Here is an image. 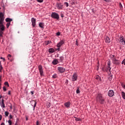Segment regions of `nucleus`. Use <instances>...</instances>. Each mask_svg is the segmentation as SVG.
<instances>
[{
	"mask_svg": "<svg viewBox=\"0 0 125 125\" xmlns=\"http://www.w3.org/2000/svg\"><path fill=\"white\" fill-rule=\"evenodd\" d=\"M95 80H97V81H98V82H101V77H100V76H99V75H97L95 77Z\"/></svg>",
	"mask_w": 125,
	"mask_h": 125,
	"instance_id": "14",
	"label": "nucleus"
},
{
	"mask_svg": "<svg viewBox=\"0 0 125 125\" xmlns=\"http://www.w3.org/2000/svg\"><path fill=\"white\" fill-rule=\"evenodd\" d=\"M60 60H61V61H63V60H64V58L63 57H61Z\"/></svg>",
	"mask_w": 125,
	"mask_h": 125,
	"instance_id": "40",
	"label": "nucleus"
},
{
	"mask_svg": "<svg viewBox=\"0 0 125 125\" xmlns=\"http://www.w3.org/2000/svg\"><path fill=\"white\" fill-rule=\"evenodd\" d=\"M0 38H2V34H0Z\"/></svg>",
	"mask_w": 125,
	"mask_h": 125,
	"instance_id": "53",
	"label": "nucleus"
},
{
	"mask_svg": "<svg viewBox=\"0 0 125 125\" xmlns=\"http://www.w3.org/2000/svg\"><path fill=\"white\" fill-rule=\"evenodd\" d=\"M10 118L12 119V115H10Z\"/></svg>",
	"mask_w": 125,
	"mask_h": 125,
	"instance_id": "51",
	"label": "nucleus"
},
{
	"mask_svg": "<svg viewBox=\"0 0 125 125\" xmlns=\"http://www.w3.org/2000/svg\"><path fill=\"white\" fill-rule=\"evenodd\" d=\"M122 86L125 89V85L124 83H122Z\"/></svg>",
	"mask_w": 125,
	"mask_h": 125,
	"instance_id": "39",
	"label": "nucleus"
},
{
	"mask_svg": "<svg viewBox=\"0 0 125 125\" xmlns=\"http://www.w3.org/2000/svg\"><path fill=\"white\" fill-rule=\"evenodd\" d=\"M7 57H11V55L8 54Z\"/></svg>",
	"mask_w": 125,
	"mask_h": 125,
	"instance_id": "50",
	"label": "nucleus"
},
{
	"mask_svg": "<svg viewBox=\"0 0 125 125\" xmlns=\"http://www.w3.org/2000/svg\"><path fill=\"white\" fill-rule=\"evenodd\" d=\"M78 79V75H77V73H74L72 77V80L73 82H75V81H77Z\"/></svg>",
	"mask_w": 125,
	"mask_h": 125,
	"instance_id": "7",
	"label": "nucleus"
},
{
	"mask_svg": "<svg viewBox=\"0 0 125 125\" xmlns=\"http://www.w3.org/2000/svg\"><path fill=\"white\" fill-rule=\"evenodd\" d=\"M31 22L33 28L36 27V25H37V23H36V19L34 18H31Z\"/></svg>",
	"mask_w": 125,
	"mask_h": 125,
	"instance_id": "5",
	"label": "nucleus"
},
{
	"mask_svg": "<svg viewBox=\"0 0 125 125\" xmlns=\"http://www.w3.org/2000/svg\"><path fill=\"white\" fill-rule=\"evenodd\" d=\"M109 57H110L111 60H112V61L114 60V59H116V56H115L114 55H110Z\"/></svg>",
	"mask_w": 125,
	"mask_h": 125,
	"instance_id": "16",
	"label": "nucleus"
},
{
	"mask_svg": "<svg viewBox=\"0 0 125 125\" xmlns=\"http://www.w3.org/2000/svg\"><path fill=\"white\" fill-rule=\"evenodd\" d=\"M0 105L3 108H5V105H4V99L2 100L1 103H0Z\"/></svg>",
	"mask_w": 125,
	"mask_h": 125,
	"instance_id": "13",
	"label": "nucleus"
},
{
	"mask_svg": "<svg viewBox=\"0 0 125 125\" xmlns=\"http://www.w3.org/2000/svg\"><path fill=\"white\" fill-rule=\"evenodd\" d=\"M58 71H59V72H60V73H64V72L65 71V69L63 67H58Z\"/></svg>",
	"mask_w": 125,
	"mask_h": 125,
	"instance_id": "8",
	"label": "nucleus"
},
{
	"mask_svg": "<svg viewBox=\"0 0 125 125\" xmlns=\"http://www.w3.org/2000/svg\"><path fill=\"white\" fill-rule=\"evenodd\" d=\"M5 85H7L8 86H9V85L8 84V82H5L4 83Z\"/></svg>",
	"mask_w": 125,
	"mask_h": 125,
	"instance_id": "38",
	"label": "nucleus"
},
{
	"mask_svg": "<svg viewBox=\"0 0 125 125\" xmlns=\"http://www.w3.org/2000/svg\"><path fill=\"white\" fill-rule=\"evenodd\" d=\"M1 119H2V116L1 115H0V121H1Z\"/></svg>",
	"mask_w": 125,
	"mask_h": 125,
	"instance_id": "49",
	"label": "nucleus"
},
{
	"mask_svg": "<svg viewBox=\"0 0 125 125\" xmlns=\"http://www.w3.org/2000/svg\"><path fill=\"white\" fill-rule=\"evenodd\" d=\"M64 44V41L61 40L57 44V47H61V46Z\"/></svg>",
	"mask_w": 125,
	"mask_h": 125,
	"instance_id": "10",
	"label": "nucleus"
},
{
	"mask_svg": "<svg viewBox=\"0 0 125 125\" xmlns=\"http://www.w3.org/2000/svg\"><path fill=\"white\" fill-rule=\"evenodd\" d=\"M50 106H51L50 103H48L47 104V108H49V107H50Z\"/></svg>",
	"mask_w": 125,
	"mask_h": 125,
	"instance_id": "30",
	"label": "nucleus"
},
{
	"mask_svg": "<svg viewBox=\"0 0 125 125\" xmlns=\"http://www.w3.org/2000/svg\"><path fill=\"white\" fill-rule=\"evenodd\" d=\"M104 1H106V2H109V1H110V0H103Z\"/></svg>",
	"mask_w": 125,
	"mask_h": 125,
	"instance_id": "42",
	"label": "nucleus"
},
{
	"mask_svg": "<svg viewBox=\"0 0 125 125\" xmlns=\"http://www.w3.org/2000/svg\"><path fill=\"white\" fill-rule=\"evenodd\" d=\"M39 27H40V28H42V29H43V27L44 26V23H42V22H40L39 24Z\"/></svg>",
	"mask_w": 125,
	"mask_h": 125,
	"instance_id": "15",
	"label": "nucleus"
},
{
	"mask_svg": "<svg viewBox=\"0 0 125 125\" xmlns=\"http://www.w3.org/2000/svg\"><path fill=\"white\" fill-rule=\"evenodd\" d=\"M0 82H1V76H0Z\"/></svg>",
	"mask_w": 125,
	"mask_h": 125,
	"instance_id": "54",
	"label": "nucleus"
},
{
	"mask_svg": "<svg viewBox=\"0 0 125 125\" xmlns=\"http://www.w3.org/2000/svg\"><path fill=\"white\" fill-rule=\"evenodd\" d=\"M64 4H65L66 5V7H68V6H69V3H68V2H65L64 3Z\"/></svg>",
	"mask_w": 125,
	"mask_h": 125,
	"instance_id": "29",
	"label": "nucleus"
},
{
	"mask_svg": "<svg viewBox=\"0 0 125 125\" xmlns=\"http://www.w3.org/2000/svg\"><path fill=\"white\" fill-rule=\"evenodd\" d=\"M120 9H123V5L122 4V3H120Z\"/></svg>",
	"mask_w": 125,
	"mask_h": 125,
	"instance_id": "31",
	"label": "nucleus"
},
{
	"mask_svg": "<svg viewBox=\"0 0 125 125\" xmlns=\"http://www.w3.org/2000/svg\"><path fill=\"white\" fill-rule=\"evenodd\" d=\"M51 17L54 19L58 20L59 19V15L56 12H52L51 15Z\"/></svg>",
	"mask_w": 125,
	"mask_h": 125,
	"instance_id": "2",
	"label": "nucleus"
},
{
	"mask_svg": "<svg viewBox=\"0 0 125 125\" xmlns=\"http://www.w3.org/2000/svg\"><path fill=\"white\" fill-rule=\"evenodd\" d=\"M96 100L97 102H99L101 104H104L105 101L104 98L102 97V95L101 94H98L96 98Z\"/></svg>",
	"mask_w": 125,
	"mask_h": 125,
	"instance_id": "1",
	"label": "nucleus"
},
{
	"mask_svg": "<svg viewBox=\"0 0 125 125\" xmlns=\"http://www.w3.org/2000/svg\"><path fill=\"white\" fill-rule=\"evenodd\" d=\"M32 102H33V103H34L33 110H35V108L36 107V106H37V102H36L35 101H32Z\"/></svg>",
	"mask_w": 125,
	"mask_h": 125,
	"instance_id": "21",
	"label": "nucleus"
},
{
	"mask_svg": "<svg viewBox=\"0 0 125 125\" xmlns=\"http://www.w3.org/2000/svg\"><path fill=\"white\" fill-rule=\"evenodd\" d=\"M70 105H71V103H70L69 102H67L64 103V106L66 108H69Z\"/></svg>",
	"mask_w": 125,
	"mask_h": 125,
	"instance_id": "12",
	"label": "nucleus"
},
{
	"mask_svg": "<svg viewBox=\"0 0 125 125\" xmlns=\"http://www.w3.org/2000/svg\"><path fill=\"white\" fill-rule=\"evenodd\" d=\"M4 125V123H2L0 125Z\"/></svg>",
	"mask_w": 125,
	"mask_h": 125,
	"instance_id": "55",
	"label": "nucleus"
},
{
	"mask_svg": "<svg viewBox=\"0 0 125 125\" xmlns=\"http://www.w3.org/2000/svg\"><path fill=\"white\" fill-rule=\"evenodd\" d=\"M0 59H2L3 60V61H5V59L2 58V57H0Z\"/></svg>",
	"mask_w": 125,
	"mask_h": 125,
	"instance_id": "43",
	"label": "nucleus"
},
{
	"mask_svg": "<svg viewBox=\"0 0 125 125\" xmlns=\"http://www.w3.org/2000/svg\"><path fill=\"white\" fill-rule=\"evenodd\" d=\"M5 115L6 117H8V115H9V113H8V112H7V111H5Z\"/></svg>",
	"mask_w": 125,
	"mask_h": 125,
	"instance_id": "26",
	"label": "nucleus"
},
{
	"mask_svg": "<svg viewBox=\"0 0 125 125\" xmlns=\"http://www.w3.org/2000/svg\"><path fill=\"white\" fill-rule=\"evenodd\" d=\"M57 6L58 9H62L63 7V5L61 3H57Z\"/></svg>",
	"mask_w": 125,
	"mask_h": 125,
	"instance_id": "11",
	"label": "nucleus"
},
{
	"mask_svg": "<svg viewBox=\"0 0 125 125\" xmlns=\"http://www.w3.org/2000/svg\"><path fill=\"white\" fill-rule=\"evenodd\" d=\"M0 98H1V96H0Z\"/></svg>",
	"mask_w": 125,
	"mask_h": 125,
	"instance_id": "59",
	"label": "nucleus"
},
{
	"mask_svg": "<svg viewBox=\"0 0 125 125\" xmlns=\"http://www.w3.org/2000/svg\"><path fill=\"white\" fill-rule=\"evenodd\" d=\"M8 59H9V58H8Z\"/></svg>",
	"mask_w": 125,
	"mask_h": 125,
	"instance_id": "60",
	"label": "nucleus"
},
{
	"mask_svg": "<svg viewBox=\"0 0 125 125\" xmlns=\"http://www.w3.org/2000/svg\"><path fill=\"white\" fill-rule=\"evenodd\" d=\"M61 16L62 18H63V17H64V15H63V14H61Z\"/></svg>",
	"mask_w": 125,
	"mask_h": 125,
	"instance_id": "45",
	"label": "nucleus"
},
{
	"mask_svg": "<svg viewBox=\"0 0 125 125\" xmlns=\"http://www.w3.org/2000/svg\"><path fill=\"white\" fill-rule=\"evenodd\" d=\"M74 3H75V2H72L71 3V4H74Z\"/></svg>",
	"mask_w": 125,
	"mask_h": 125,
	"instance_id": "56",
	"label": "nucleus"
},
{
	"mask_svg": "<svg viewBox=\"0 0 125 125\" xmlns=\"http://www.w3.org/2000/svg\"><path fill=\"white\" fill-rule=\"evenodd\" d=\"M75 121H76V122H80V121H81V119L79 118H75Z\"/></svg>",
	"mask_w": 125,
	"mask_h": 125,
	"instance_id": "27",
	"label": "nucleus"
},
{
	"mask_svg": "<svg viewBox=\"0 0 125 125\" xmlns=\"http://www.w3.org/2000/svg\"><path fill=\"white\" fill-rule=\"evenodd\" d=\"M36 125H39V122L38 121H37Z\"/></svg>",
	"mask_w": 125,
	"mask_h": 125,
	"instance_id": "52",
	"label": "nucleus"
},
{
	"mask_svg": "<svg viewBox=\"0 0 125 125\" xmlns=\"http://www.w3.org/2000/svg\"><path fill=\"white\" fill-rule=\"evenodd\" d=\"M0 72H1V70H2L3 68H2V66L1 65V63L0 62Z\"/></svg>",
	"mask_w": 125,
	"mask_h": 125,
	"instance_id": "24",
	"label": "nucleus"
},
{
	"mask_svg": "<svg viewBox=\"0 0 125 125\" xmlns=\"http://www.w3.org/2000/svg\"><path fill=\"white\" fill-rule=\"evenodd\" d=\"M122 64L125 65V59L122 61Z\"/></svg>",
	"mask_w": 125,
	"mask_h": 125,
	"instance_id": "37",
	"label": "nucleus"
},
{
	"mask_svg": "<svg viewBox=\"0 0 125 125\" xmlns=\"http://www.w3.org/2000/svg\"><path fill=\"white\" fill-rule=\"evenodd\" d=\"M8 124H9V125H12V122H11V120H9V121H8Z\"/></svg>",
	"mask_w": 125,
	"mask_h": 125,
	"instance_id": "34",
	"label": "nucleus"
},
{
	"mask_svg": "<svg viewBox=\"0 0 125 125\" xmlns=\"http://www.w3.org/2000/svg\"><path fill=\"white\" fill-rule=\"evenodd\" d=\"M80 89H79V88H78L76 90V93H77V94H78V93H80Z\"/></svg>",
	"mask_w": 125,
	"mask_h": 125,
	"instance_id": "33",
	"label": "nucleus"
},
{
	"mask_svg": "<svg viewBox=\"0 0 125 125\" xmlns=\"http://www.w3.org/2000/svg\"><path fill=\"white\" fill-rule=\"evenodd\" d=\"M114 94H115V93L114 92V91L112 90H110L108 92L107 95H108L109 97H112L114 96Z\"/></svg>",
	"mask_w": 125,
	"mask_h": 125,
	"instance_id": "6",
	"label": "nucleus"
},
{
	"mask_svg": "<svg viewBox=\"0 0 125 125\" xmlns=\"http://www.w3.org/2000/svg\"><path fill=\"white\" fill-rule=\"evenodd\" d=\"M61 34V33H60V32H58L56 33L57 36H60Z\"/></svg>",
	"mask_w": 125,
	"mask_h": 125,
	"instance_id": "36",
	"label": "nucleus"
},
{
	"mask_svg": "<svg viewBox=\"0 0 125 125\" xmlns=\"http://www.w3.org/2000/svg\"><path fill=\"white\" fill-rule=\"evenodd\" d=\"M111 41L110 40V38L109 37H106L105 38V42H107V43H109V42H110Z\"/></svg>",
	"mask_w": 125,
	"mask_h": 125,
	"instance_id": "17",
	"label": "nucleus"
},
{
	"mask_svg": "<svg viewBox=\"0 0 125 125\" xmlns=\"http://www.w3.org/2000/svg\"><path fill=\"white\" fill-rule=\"evenodd\" d=\"M52 78L54 79H56V78H57V75H56V74H54L52 76Z\"/></svg>",
	"mask_w": 125,
	"mask_h": 125,
	"instance_id": "25",
	"label": "nucleus"
},
{
	"mask_svg": "<svg viewBox=\"0 0 125 125\" xmlns=\"http://www.w3.org/2000/svg\"><path fill=\"white\" fill-rule=\"evenodd\" d=\"M5 21L6 22H11V21H12V19L10 18H6L5 19Z\"/></svg>",
	"mask_w": 125,
	"mask_h": 125,
	"instance_id": "23",
	"label": "nucleus"
},
{
	"mask_svg": "<svg viewBox=\"0 0 125 125\" xmlns=\"http://www.w3.org/2000/svg\"><path fill=\"white\" fill-rule=\"evenodd\" d=\"M9 26H10V22H8L6 24V27L7 28H8V27H9Z\"/></svg>",
	"mask_w": 125,
	"mask_h": 125,
	"instance_id": "32",
	"label": "nucleus"
},
{
	"mask_svg": "<svg viewBox=\"0 0 125 125\" xmlns=\"http://www.w3.org/2000/svg\"><path fill=\"white\" fill-rule=\"evenodd\" d=\"M38 2H43V0H37Z\"/></svg>",
	"mask_w": 125,
	"mask_h": 125,
	"instance_id": "35",
	"label": "nucleus"
},
{
	"mask_svg": "<svg viewBox=\"0 0 125 125\" xmlns=\"http://www.w3.org/2000/svg\"><path fill=\"white\" fill-rule=\"evenodd\" d=\"M51 41H47L45 42V45H48V44H49V43H51Z\"/></svg>",
	"mask_w": 125,
	"mask_h": 125,
	"instance_id": "22",
	"label": "nucleus"
},
{
	"mask_svg": "<svg viewBox=\"0 0 125 125\" xmlns=\"http://www.w3.org/2000/svg\"><path fill=\"white\" fill-rule=\"evenodd\" d=\"M119 41L120 43L123 45H125V39L124 38V36H121L119 37Z\"/></svg>",
	"mask_w": 125,
	"mask_h": 125,
	"instance_id": "3",
	"label": "nucleus"
},
{
	"mask_svg": "<svg viewBox=\"0 0 125 125\" xmlns=\"http://www.w3.org/2000/svg\"><path fill=\"white\" fill-rule=\"evenodd\" d=\"M76 45H79V43H78V41H76Z\"/></svg>",
	"mask_w": 125,
	"mask_h": 125,
	"instance_id": "44",
	"label": "nucleus"
},
{
	"mask_svg": "<svg viewBox=\"0 0 125 125\" xmlns=\"http://www.w3.org/2000/svg\"><path fill=\"white\" fill-rule=\"evenodd\" d=\"M3 90L4 91H6V88L5 87H3Z\"/></svg>",
	"mask_w": 125,
	"mask_h": 125,
	"instance_id": "41",
	"label": "nucleus"
},
{
	"mask_svg": "<svg viewBox=\"0 0 125 125\" xmlns=\"http://www.w3.org/2000/svg\"><path fill=\"white\" fill-rule=\"evenodd\" d=\"M112 63L113 64H115V65H119L120 63H121V62H120L119 60H118L115 59L112 61Z\"/></svg>",
	"mask_w": 125,
	"mask_h": 125,
	"instance_id": "9",
	"label": "nucleus"
},
{
	"mask_svg": "<svg viewBox=\"0 0 125 125\" xmlns=\"http://www.w3.org/2000/svg\"><path fill=\"white\" fill-rule=\"evenodd\" d=\"M26 120L28 121V117H26Z\"/></svg>",
	"mask_w": 125,
	"mask_h": 125,
	"instance_id": "58",
	"label": "nucleus"
},
{
	"mask_svg": "<svg viewBox=\"0 0 125 125\" xmlns=\"http://www.w3.org/2000/svg\"><path fill=\"white\" fill-rule=\"evenodd\" d=\"M108 66L107 68V70H108V71H110L111 70V67H110V63H108Z\"/></svg>",
	"mask_w": 125,
	"mask_h": 125,
	"instance_id": "28",
	"label": "nucleus"
},
{
	"mask_svg": "<svg viewBox=\"0 0 125 125\" xmlns=\"http://www.w3.org/2000/svg\"><path fill=\"white\" fill-rule=\"evenodd\" d=\"M52 63H53V64H54V65H56V64H58V60H57V59H55L52 62Z\"/></svg>",
	"mask_w": 125,
	"mask_h": 125,
	"instance_id": "18",
	"label": "nucleus"
},
{
	"mask_svg": "<svg viewBox=\"0 0 125 125\" xmlns=\"http://www.w3.org/2000/svg\"><path fill=\"white\" fill-rule=\"evenodd\" d=\"M30 92H31L32 95H33V94H34V91H31Z\"/></svg>",
	"mask_w": 125,
	"mask_h": 125,
	"instance_id": "48",
	"label": "nucleus"
},
{
	"mask_svg": "<svg viewBox=\"0 0 125 125\" xmlns=\"http://www.w3.org/2000/svg\"><path fill=\"white\" fill-rule=\"evenodd\" d=\"M8 94L9 95H10V94H11V92H10V91H8Z\"/></svg>",
	"mask_w": 125,
	"mask_h": 125,
	"instance_id": "47",
	"label": "nucleus"
},
{
	"mask_svg": "<svg viewBox=\"0 0 125 125\" xmlns=\"http://www.w3.org/2000/svg\"><path fill=\"white\" fill-rule=\"evenodd\" d=\"M39 70L41 76L43 75V69H42V66L41 65L38 66Z\"/></svg>",
	"mask_w": 125,
	"mask_h": 125,
	"instance_id": "4",
	"label": "nucleus"
},
{
	"mask_svg": "<svg viewBox=\"0 0 125 125\" xmlns=\"http://www.w3.org/2000/svg\"><path fill=\"white\" fill-rule=\"evenodd\" d=\"M57 50H58V51H60V47H58V48L57 49Z\"/></svg>",
	"mask_w": 125,
	"mask_h": 125,
	"instance_id": "46",
	"label": "nucleus"
},
{
	"mask_svg": "<svg viewBox=\"0 0 125 125\" xmlns=\"http://www.w3.org/2000/svg\"><path fill=\"white\" fill-rule=\"evenodd\" d=\"M66 83H68V80H66Z\"/></svg>",
	"mask_w": 125,
	"mask_h": 125,
	"instance_id": "57",
	"label": "nucleus"
},
{
	"mask_svg": "<svg viewBox=\"0 0 125 125\" xmlns=\"http://www.w3.org/2000/svg\"><path fill=\"white\" fill-rule=\"evenodd\" d=\"M48 51L50 53H53L54 52V49L53 48H49Z\"/></svg>",
	"mask_w": 125,
	"mask_h": 125,
	"instance_id": "19",
	"label": "nucleus"
},
{
	"mask_svg": "<svg viewBox=\"0 0 125 125\" xmlns=\"http://www.w3.org/2000/svg\"><path fill=\"white\" fill-rule=\"evenodd\" d=\"M121 95L123 98V99H125V93L124 91L121 92Z\"/></svg>",
	"mask_w": 125,
	"mask_h": 125,
	"instance_id": "20",
	"label": "nucleus"
}]
</instances>
